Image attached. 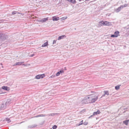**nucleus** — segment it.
I'll return each mask as SVG.
<instances>
[{"mask_svg": "<svg viewBox=\"0 0 129 129\" xmlns=\"http://www.w3.org/2000/svg\"><path fill=\"white\" fill-rule=\"evenodd\" d=\"M90 96L85 97L82 101V102L83 104L91 103Z\"/></svg>", "mask_w": 129, "mask_h": 129, "instance_id": "1", "label": "nucleus"}, {"mask_svg": "<svg viewBox=\"0 0 129 129\" xmlns=\"http://www.w3.org/2000/svg\"><path fill=\"white\" fill-rule=\"evenodd\" d=\"M7 38V36L5 34H2L0 32V40L4 41Z\"/></svg>", "mask_w": 129, "mask_h": 129, "instance_id": "2", "label": "nucleus"}, {"mask_svg": "<svg viewBox=\"0 0 129 129\" xmlns=\"http://www.w3.org/2000/svg\"><path fill=\"white\" fill-rule=\"evenodd\" d=\"M91 103L95 102L98 99V96H96L95 98H93L90 96Z\"/></svg>", "mask_w": 129, "mask_h": 129, "instance_id": "3", "label": "nucleus"}, {"mask_svg": "<svg viewBox=\"0 0 129 129\" xmlns=\"http://www.w3.org/2000/svg\"><path fill=\"white\" fill-rule=\"evenodd\" d=\"M45 76L44 74H43L41 75H38L36 76V78L37 79H39L40 78H43Z\"/></svg>", "mask_w": 129, "mask_h": 129, "instance_id": "4", "label": "nucleus"}, {"mask_svg": "<svg viewBox=\"0 0 129 129\" xmlns=\"http://www.w3.org/2000/svg\"><path fill=\"white\" fill-rule=\"evenodd\" d=\"M24 63V62H16L15 64V65L17 66V65H24V66H26V64H22Z\"/></svg>", "mask_w": 129, "mask_h": 129, "instance_id": "5", "label": "nucleus"}, {"mask_svg": "<svg viewBox=\"0 0 129 129\" xmlns=\"http://www.w3.org/2000/svg\"><path fill=\"white\" fill-rule=\"evenodd\" d=\"M48 20V18H43L42 19L40 20H39V21L43 23L45 22L46 21Z\"/></svg>", "mask_w": 129, "mask_h": 129, "instance_id": "6", "label": "nucleus"}, {"mask_svg": "<svg viewBox=\"0 0 129 129\" xmlns=\"http://www.w3.org/2000/svg\"><path fill=\"white\" fill-rule=\"evenodd\" d=\"M7 105L6 104H2L1 108V110H4L6 109L7 107Z\"/></svg>", "mask_w": 129, "mask_h": 129, "instance_id": "7", "label": "nucleus"}, {"mask_svg": "<svg viewBox=\"0 0 129 129\" xmlns=\"http://www.w3.org/2000/svg\"><path fill=\"white\" fill-rule=\"evenodd\" d=\"M122 9V7L120 6V7H118L117 9H115V11L117 13L118 12L120 11L121 9Z\"/></svg>", "mask_w": 129, "mask_h": 129, "instance_id": "8", "label": "nucleus"}, {"mask_svg": "<svg viewBox=\"0 0 129 129\" xmlns=\"http://www.w3.org/2000/svg\"><path fill=\"white\" fill-rule=\"evenodd\" d=\"M2 89L7 91H9L10 90V87L7 86H3L2 87Z\"/></svg>", "mask_w": 129, "mask_h": 129, "instance_id": "9", "label": "nucleus"}, {"mask_svg": "<svg viewBox=\"0 0 129 129\" xmlns=\"http://www.w3.org/2000/svg\"><path fill=\"white\" fill-rule=\"evenodd\" d=\"M52 20L53 21H57L59 19V17H57L56 16H54L52 17Z\"/></svg>", "mask_w": 129, "mask_h": 129, "instance_id": "10", "label": "nucleus"}, {"mask_svg": "<svg viewBox=\"0 0 129 129\" xmlns=\"http://www.w3.org/2000/svg\"><path fill=\"white\" fill-rule=\"evenodd\" d=\"M37 126V125L34 124L32 125H30L28 126V127L29 128H31L35 127Z\"/></svg>", "mask_w": 129, "mask_h": 129, "instance_id": "11", "label": "nucleus"}, {"mask_svg": "<svg viewBox=\"0 0 129 129\" xmlns=\"http://www.w3.org/2000/svg\"><path fill=\"white\" fill-rule=\"evenodd\" d=\"M11 103V100L10 99L8 100L6 102V104L7 106L9 105Z\"/></svg>", "mask_w": 129, "mask_h": 129, "instance_id": "12", "label": "nucleus"}, {"mask_svg": "<svg viewBox=\"0 0 129 129\" xmlns=\"http://www.w3.org/2000/svg\"><path fill=\"white\" fill-rule=\"evenodd\" d=\"M129 121V119L125 120L123 121V123L125 124L126 125H127Z\"/></svg>", "mask_w": 129, "mask_h": 129, "instance_id": "13", "label": "nucleus"}, {"mask_svg": "<svg viewBox=\"0 0 129 129\" xmlns=\"http://www.w3.org/2000/svg\"><path fill=\"white\" fill-rule=\"evenodd\" d=\"M66 37V36L64 35L58 37V39L59 40L61 39L64 38V37Z\"/></svg>", "mask_w": 129, "mask_h": 129, "instance_id": "14", "label": "nucleus"}, {"mask_svg": "<svg viewBox=\"0 0 129 129\" xmlns=\"http://www.w3.org/2000/svg\"><path fill=\"white\" fill-rule=\"evenodd\" d=\"M47 115L41 114L38 115L36 116H35V117H45V116H47Z\"/></svg>", "mask_w": 129, "mask_h": 129, "instance_id": "15", "label": "nucleus"}, {"mask_svg": "<svg viewBox=\"0 0 129 129\" xmlns=\"http://www.w3.org/2000/svg\"><path fill=\"white\" fill-rule=\"evenodd\" d=\"M100 112L99 110H98L96 112H94L93 113L94 115H96L100 113Z\"/></svg>", "mask_w": 129, "mask_h": 129, "instance_id": "16", "label": "nucleus"}, {"mask_svg": "<svg viewBox=\"0 0 129 129\" xmlns=\"http://www.w3.org/2000/svg\"><path fill=\"white\" fill-rule=\"evenodd\" d=\"M119 34V31H116L114 32V34L115 35L116 37H117L118 36V35Z\"/></svg>", "mask_w": 129, "mask_h": 129, "instance_id": "17", "label": "nucleus"}, {"mask_svg": "<svg viewBox=\"0 0 129 129\" xmlns=\"http://www.w3.org/2000/svg\"><path fill=\"white\" fill-rule=\"evenodd\" d=\"M48 45V42H46V43H44L43 45H42V47H46Z\"/></svg>", "mask_w": 129, "mask_h": 129, "instance_id": "18", "label": "nucleus"}, {"mask_svg": "<svg viewBox=\"0 0 129 129\" xmlns=\"http://www.w3.org/2000/svg\"><path fill=\"white\" fill-rule=\"evenodd\" d=\"M104 93L105 94L107 95H109V93L108 92V91H104Z\"/></svg>", "mask_w": 129, "mask_h": 129, "instance_id": "19", "label": "nucleus"}, {"mask_svg": "<svg viewBox=\"0 0 129 129\" xmlns=\"http://www.w3.org/2000/svg\"><path fill=\"white\" fill-rule=\"evenodd\" d=\"M120 85H117L115 87V89L116 90H118L120 88Z\"/></svg>", "mask_w": 129, "mask_h": 129, "instance_id": "20", "label": "nucleus"}, {"mask_svg": "<svg viewBox=\"0 0 129 129\" xmlns=\"http://www.w3.org/2000/svg\"><path fill=\"white\" fill-rule=\"evenodd\" d=\"M100 23H101V24H102L103 25H106L105 21L104 22L103 21H102L100 22Z\"/></svg>", "mask_w": 129, "mask_h": 129, "instance_id": "21", "label": "nucleus"}, {"mask_svg": "<svg viewBox=\"0 0 129 129\" xmlns=\"http://www.w3.org/2000/svg\"><path fill=\"white\" fill-rule=\"evenodd\" d=\"M128 5V4H125L123 6L121 5V6L122 7V8H123L124 7H127Z\"/></svg>", "mask_w": 129, "mask_h": 129, "instance_id": "22", "label": "nucleus"}, {"mask_svg": "<svg viewBox=\"0 0 129 129\" xmlns=\"http://www.w3.org/2000/svg\"><path fill=\"white\" fill-rule=\"evenodd\" d=\"M6 120L8 121V123H9L11 122V120L9 118H7Z\"/></svg>", "mask_w": 129, "mask_h": 129, "instance_id": "23", "label": "nucleus"}, {"mask_svg": "<svg viewBox=\"0 0 129 129\" xmlns=\"http://www.w3.org/2000/svg\"><path fill=\"white\" fill-rule=\"evenodd\" d=\"M83 120H82L79 124L78 125V126H79L80 125H81L82 124H83Z\"/></svg>", "mask_w": 129, "mask_h": 129, "instance_id": "24", "label": "nucleus"}, {"mask_svg": "<svg viewBox=\"0 0 129 129\" xmlns=\"http://www.w3.org/2000/svg\"><path fill=\"white\" fill-rule=\"evenodd\" d=\"M57 126L56 125H54L52 127L53 129H56L57 128Z\"/></svg>", "mask_w": 129, "mask_h": 129, "instance_id": "25", "label": "nucleus"}, {"mask_svg": "<svg viewBox=\"0 0 129 129\" xmlns=\"http://www.w3.org/2000/svg\"><path fill=\"white\" fill-rule=\"evenodd\" d=\"M106 25H109L110 22L107 21H105Z\"/></svg>", "mask_w": 129, "mask_h": 129, "instance_id": "26", "label": "nucleus"}, {"mask_svg": "<svg viewBox=\"0 0 129 129\" xmlns=\"http://www.w3.org/2000/svg\"><path fill=\"white\" fill-rule=\"evenodd\" d=\"M17 12L16 11H14L12 12V15H14L15 14H16V13H17Z\"/></svg>", "mask_w": 129, "mask_h": 129, "instance_id": "27", "label": "nucleus"}, {"mask_svg": "<svg viewBox=\"0 0 129 129\" xmlns=\"http://www.w3.org/2000/svg\"><path fill=\"white\" fill-rule=\"evenodd\" d=\"M111 37H113V38H115V37H116V36H115V35H114V34H113V35H112L111 36Z\"/></svg>", "mask_w": 129, "mask_h": 129, "instance_id": "28", "label": "nucleus"}, {"mask_svg": "<svg viewBox=\"0 0 129 129\" xmlns=\"http://www.w3.org/2000/svg\"><path fill=\"white\" fill-rule=\"evenodd\" d=\"M60 73L58 72L56 74V76H59L60 74Z\"/></svg>", "mask_w": 129, "mask_h": 129, "instance_id": "29", "label": "nucleus"}, {"mask_svg": "<svg viewBox=\"0 0 129 129\" xmlns=\"http://www.w3.org/2000/svg\"><path fill=\"white\" fill-rule=\"evenodd\" d=\"M83 124L84 125H87V124H88V122L85 121L83 123Z\"/></svg>", "mask_w": 129, "mask_h": 129, "instance_id": "30", "label": "nucleus"}, {"mask_svg": "<svg viewBox=\"0 0 129 129\" xmlns=\"http://www.w3.org/2000/svg\"><path fill=\"white\" fill-rule=\"evenodd\" d=\"M60 73V74L62 73H63L64 72L63 71V70H61L60 71H58Z\"/></svg>", "mask_w": 129, "mask_h": 129, "instance_id": "31", "label": "nucleus"}, {"mask_svg": "<svg viewBox=\"0 0 129 129\" xmlns=\"http://www.w3.org/2000/svg\"><path fill=\"white\" fill-rule=\"evenodd\" d=\"M57 41V40H54L53 41V44H54L55 43H56V41Z\"/></svg>", "mask_w": 129, "mask_h": 129, "instance_id": "32", "label": "nucleus"}, {"mask_svg": "<svg viewBox=\"0 0 129 129\" xmlns=\"http://www.w3.org/2000/svg\"><path fill=\"white\" fill-rule=\"evenodd\" d=\"M67 18V17H64L62 18V19L63 20L66 19Z\"/></svg>", "mask_w": 129, "mask_h": 129, "instance_id": "33", "label": "nucleus"}, {"mask_svg": "<svg viewBox=\"0 0 129 129\" xmlns=\"http://www.w3.org/2000/svg\"><path fill=\"white\" fill-rule=\"evenodd\" d=\"M93 115H94L93 114L92 115H91L90 116H89V118H91V117H93Z\"/></svg>", "mask_w": 129, "mask_h": 129, "instance_id": "34", "label": "nucleus"}, {"mask_svg": "<svg viewBox=\"0 0 129 129\" xmlns=\"http://www.w3.org/2000/svg\"><path fill=\"white\" fill-rule=\"evenodd\" d=\"M3 20H0V23H2L3 22Z\"/></svg>", "mask_w": 129, "mask_h": 129, "instance_id": "35", "label": "nucleus"}, {"mask_svg": "<svg viewBox=\"0 0 129 129\" xmlns=\"http://www.w3.org/2000/svg\"><path fill=\"white\" fill-rule=\"evenodd\" d=\"M127 109H128V108L126 107V108H124L123 109L124 110H127Z\"/></svg>", "mask_w": 129, "mask_h": 129, "instance_id": "36", "label": "nucleus"}, {"mask_svg": "<svg viewBox=\"0 0 129 129\" xmlns=\"http://www.w3.org/2000/svg\"><path fill=\"white\" fill-rule=\"evenodd\" d=\"M34 55V54H32L30 56L31 57L33 56Z\"/></svg>", "mask_w": 129, "mask_h": 129, "instance_id": "37", "label": "nucleus"}, {"mask_svg": "<svg viewBox=\"0 0 129 129\" xmlns=\"http://www.w3.org/2000/svg\"><path fill=\"white\" fill-rule=\"evenodd\" d=\"M126 30L128 31H129V27L127 28Z\"/></svg>", "mask_w": 129, "mask_h": 129, "instance_id": "38", "label": "nucleus"}, {"mask_svg": "<svg viewBox=\"0 0 129 129\" xmlns=\"http://www.w3.org/2000/svg\"><path fill=\"white\" fill-rule=\"evenodd\" d=\"M105 94L104 93V94H103V95H102V96H105Z\"/></svg>", "mask_w": 129, "mask_h": 129, "instance_id": "39", "label": "nucleus"}, {"mask_svg": "<svg viewBox=\"0 0 129 129\" xmlns=\"http://www.w3.org/2000/svg\"><path fill=\"white\" fill-rule=\"evenodd\" d=\"M49 116H52V114H49Z\"/></svg>", "mask_w": 129, "mask_h": 129, "instance_id": "40", "label": "nucleus"}, {"mask_svg": "<svg viewBox=\"0 0 129 129\" xmlns=\"http://www.w3.org/2000/svg\"><path fill=\"white\" fill-rule=\"evenodd\" d=\"M18 13V14H20V13H19V12H18V13Z\"/></svg>", "mask_w": 129, "mask_h": 129, "instance_id": "41", "label": "nucleus"}, {"mask_svg": "<svg viewBox=\"0 0 129 129\" xmlns=\"http://www.w3.org/2000/svg\"><path fill=\"white\" fill-rule=\"evenodd\" d=\"M50 129H52V128H50Z\"/></svg>", "mask_w": 129, "mask_h": 129, "instance_id": "42", "label": "nucleus"}]
</instances>
